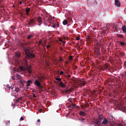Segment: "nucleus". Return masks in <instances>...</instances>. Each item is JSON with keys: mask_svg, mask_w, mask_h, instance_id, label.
Returning <instances> with one entry per match:
<instances>
[{"mask_svg": "<svg viewBox=\"0 0 126 126\" xmlns=\"http://www.w3.org/2000/svg\"><path fill=\"white\" fill-rule=\"evenodd\" d=\"M20 69L21 71H27L29 74H31L32 73V69H31V65H26V67L20 66Z\"/></svg>", "mask_w": 126, "mask_h": 126, "instance_id": "f257e3e1", "label": "nucleus"}, {"mask_svg": "<svg viewBox=\"0 0 126 126\" xmlns=\"http://www.w3.org/2000/svg\"><path fill=\"white\" fill-rule=\"evenodd\" d=\"M25 52L26 56H27L28 58H30V59L32 58H35V55H34V54L31 53L29 50L26 49Z\"/></svg>", "mask_w": 126, "mask_h": 126, "instance_id": "f03ea898", "label": "nucleus"}, {"mask_svg": "<svg viewBox=\"0 0 126 126\" xmlns=\"http://www.w3.org/2000/svg\"><path fill=\"white\" fill-rule=\"evenodd\" d=\"M34 85L37 86L39 89H43V86L41 85V83L38 80H35L34 82Z\"/></svg>", "mask_w": 126, "mask_h": 126, "instance_id": "7ed1b4c3", "label": "nucleus"}, {"mask_svg": "<svg viewBox=\"0 0 126 126\" xmlns=\"http://www.w3.org/2000/svg\"><path fill=\"white\" fill-rule=\"evenodd\" d=\"M102 116H99L98 117L99 119H97L94 121V124H96L97 126H100L101 125V120H102Z\"/></svg>", "mask_w": 126, "mask_h": 126, "instance_id": "20e7f679", "label": "nucleus"}, {"mask_svg": "<svg viewBox=\"0 0 126 126\" xmlns=\"http://www.w3.org/2000/svg\"><path fill=\"white\" fill-rule=\"evenodd\" d=\"M113 29L116 32H119V31H121V26L120 25H114Z\"/></svg>", "mask_w": 126, "mask_h": 126, "instance_id": "39448f33", "label": "nucleus"}, {"mask_svg": "<svg viewBox=\"0 0 126 126\" xmlns=\"http://www.w3.org/2000/svg\"><path fill=\"white\" fill-rule=\"evenodd\" d=\"M35 19H31L28 22V25H33V24H35Z\"/></svg>", "mask_w": 126, "mask_h": 126, "instance_id": "423d86ee", "label": "nucleus"}, {"mask_svg": "<svg viewBox=\"0 0 126 126\" xmlns=\"http://www.w3.org/2000/svg\"><path fill=\"white\" fill-rule=\"evenodd\" d=\"M37 22L38 23V25L41 26V24L42 23V18L41 17L37 18Z\"/></svg>", "mask_w": 126, "mask_h": 126, "instance_id": "0eeeda50", "label": "nucleus"}, {"mask_svg": "<svg viewBox=\"0 0 126 126\" xmlns=\"http://www.w3.org/2000/svg\"><path fill=\"white\" fill-rule=\"evenodd\" d=\"M72 91V90H71V89L69 90H64L63 91V93H65V94H69Z\"/></svg>", "mask_w": 126, "mask_h": 126, "instance_id": "6e6552de", "label": "nucleus"}, {"mask_svg": "<svg viewBox=\"0 0 126 126\" xmlns=\"http://www.w3.org/2000/svg\"><path fill=\"white\" fill-rule=\"evenodd\" d=\"M101 68H102V70H106V69H109V66H108V65H107V64H105Z\"/></svg>", "mask_w": 126, "mask_h": 126, "instance_id": "1a4fd4ad", "label": "nucleus"}, {"mask_svg": "<svg viewBox=\"0 0 126 126\" xmlns=\"http://www.w3.org/2000/svg\"><path fill=\"white\" fill-rule=\"evenodd\" d=\"M115 4L118 7H120V6H121V2H120V1H119V0H115Z\"/></svg>", "mask_w": 126, "mask_h": 126, "instance_id": "9d476101", "label": "nucleus"}, {"mask_svg": "<svg viewBox=\"0 0 126 126\" xmlns=\"http://www.w3.org/2000/svg\"><path fill=\"white\" fill-rule=\"evenodd\" d=\"M59 85L62 87V88H65V85L63 84V82H60L59 83Z\"/></svg>", "mask_w": 126, "mask_h": 126, "instance_id": "9b49d317", "label": "nucleus"}, {"mask_svg": "<svg viewBox=\"0 0 126 126\" xmlns=\"http://www.w3.org/2000/svg\"><path fill=\"white\" fill-rule=\"evenodd\" d=\"M38 79L39 81L41 82V83H43V81L44 80V79H45V78L43 76H41V77L38 76Z\"/></svg>", "mask_w": 126, "mask_h": 126, "instance_id": "f8f14e48", "label": "nucleus"}, {"mask_svg": "<svg viewBox=\"0 0 126 126\" xmlns=\"http://www.w3.org/2000/svg\"><path fill=\"white\" fill-rule=\"evenodd\" d=\"M107 124H108V120L106 119V118H104L103 121L102 123V125L105 126V125H107Z\"/></svg>", "mask_w": 126, "mask_h": 126, "instance_id": "ddd939ff", "label": "nucleus"}, {"mask_svg": "<svg viewBox=\"0 0 126 126\" xmlns=\"http://www.w3.org/2000/svg\"><path fill=\"white\" fill-rule=\"evenodd\" d=\"M20 83H21V84H22V85H24V83H26V81L23 80V79H21L19 81Z\"/></svg>", "mask_w": 126, "mask_h": 126, "instance_id": "4468645a", "label": "nucleus"}, {"mask_svg": "<svg viewBox=\"0 0 126 126\" xmlns=\"http://www.w3.org/2000/svg\"><path fill=\"white\" fill-rule=\"evenodd\" d=\"M32 84V80H28L27 82V85L26 86L28 87V86H30V84Z\"/></svg>", "mask_w": 126, "mask_h": 126, "instance_id": "2eb2a0df", "label": "nucleus"}, {"mask_svg": "<svg viewBox=\"0 0 126 126\" xmlns=\"http://www.w3.org/2000/svg\"><path fill=\"white\" fill-rule=\"evenodd\" d=\"M30 12V8H27L26 9V12L27 15H29V12Z\"/></svg>", "mask_w": 126, "mask_h": 126, "instance_id": "dca6fc26", "label": "nucleus"}, {"mask_svg": "<svg viewBox=\"0 0 126 126\" xmlns=\"http://www.w3.org/2000/svg\"><path fill=\"white\" fill-rule=\"evenodd\" d=\"M80 115L85 117V116H86V113L85 112H83V111H80Z\"/></svg>", "mask_w": 126, "mask_h": 126, "instance_id": "f3484780", "label": "nucleus"}, {"mask_svg": "<svg viewBox=\"0 0 126 126\" xmlns=\"http://www.w3.org/2000/svg\"><path fill=\"white\" fill-rule=\"evenodd\" d=\"M79 84L81 86H85L86 84L85 83V82H82L79 83Z\"/></svg>", "mask_w": 126, "mask_h": 126, "instance_id": "a211bd4d", "label": "nucleus"}, {"mask_svg": "<svg viewBox=\"0 0 126 126\" xmlns=\"http://www.w3.org/2000/svg\"><path fill=\"white\" fill-rule=\"evenodd\" d=\"M117 37H118V38H121V39H123V38H124V35L121 34H117Z\"/></svg>", "mask_w": 126, "mask_h": 126, "instance_id": "6ab92c4d", "label": "nucleus"}, {"mask_svg": "<svg viewBox=\"0 0 126 126\" xmlns=\"http://www.w3.org/2000/svg\"><path fill=\"white\" fill-rule=\"evenodd\" d=\"M122 31L123 32H126V26H123L122 28Z\"/></svg>", "mask_w": 126, "mask_h": 126, "instance_id": "aec40b11", "label": "nucleus"}, {"mask_svg": "<svg viewBox=\"0 0 126 126\" xmlns=\"http://www.w3.org/2000/svg\"><path fill=\"white\" fill-rule=\"evenodd\" d=\"M16 76L17 79H20V80H21V78H22L21 76L18 75V74H17L16 75Z\"/></svg>", "mask_w": 126, "mask_h": 126, "instance_id": "412c9836", "label": "nucleus"}, {"mask_svg": "<svg viewBox=\"0 0 126 126\" xmlns=\"http://www.w3.org/2000/svg\"><path fill=\"white\" fill-rule=\"evenodd\" d=\"M63 25H66L67 24V20H65L63 22Z\"/></svg>", "mask_w": 126, "mask_h": 126, "instance_id": "4be33fe9", "label": "nucleus"}, {"mask_svg": "<svg viewBox=\"0 0 126 126\" xmlns=\"http://www.w3.org/2000/svg\"><path fill=\"white\" fill-rule=\"evenodd\" d=\"M20 55H21L20 53H16L15 54V56L16 58H20Z\"/></svg>", "mask_w": 126, "mask_h": 126, "instance_id": "5701e85b", "label": "nucleus"}, {"mask_svg": "<svg viewBox=\"0 0 126 126\" xmlns=\"http://www.w3.org/2000/svg\"><path fill=\"white\" fill-rule=\"evenodd\" d=\"M19 91H20V89H19V88H16L15 89V92H16L17 93H18Z\"/></svg>", "mask_w": 126, "mask_h": 126, "instance_id": "b1692460", "label": "nucleus"}, {"mask_svg": "<svg viewBox=\"0 0 126 126\" xmlns=\"http://www.w3.org/2000/svg\"><path fill=\"white\" fill-rule=\"evenodd\" d=\"M32 37H33V34H31V35L28 36L27 38L29 40H30V39H31V38H32Z\"/></svg>", "mask_w": 126, "mask_h": 126, "instance_id": "393cba45", "label": "nucleus"}, {"mask_svg": "<svg viewBox=\"0 0 126 126\" xmlns=\"http://www.w3.org/2000/svg\"><path fill=\"white\" fill-rule=\"evenodd\" d=\"M120 45H121V46H125V45H126V43H125V42L123 41H120Z\"/></svg>", "mask_w": 126, "mask_h": 126, "instance_id": "a878e982", "label": "nucleus"}, {"mask_svg": "<svg viewBox=\"0 0 126 126\" xmlns=\"http://www.w3.org/2000/svg\"><path fill=\"white\" fill-rule=\"evenodd\" d=\"M120 55L121 57H125V54H124V53L120 52Z\"/></svg>", "mask_w": 126, "mask_h": 126, "instance_id": "bb28decb", "label": "nucleus"}, {"mask_svg": "<svg viewBox=\"0 0 126 126\" xmlns=\"http://www.w3.org/2000/svg\"><path fill=\"white\" fill-rule=\"evenodd\" d=\"M15 62L16 63H19V60L18 59H15Z\"/></svg>", "mask_w": 126, "mask_h": 126, "instance_id": "cd10ccee", "label": "nucleus"}, {"mask_svg": "<svg viewBox=\"0 0 126 126\" xmlns=\"http://www.w3.org/2000/svg\"><path fill=\"white\" fill-rule=\"evenodd\" d=\"M56 80H58V81H62V78H57Z\"/></svg>", "mask_w": 126, "mask_h": 126, "instance_id": "c85d7f7f", "label": "nucleus"}, {"mask_svg": "<svg viewBox=\"0 0 126 126\" xmlns=\"http://www.w3.org/2000/svg\"><path fill=\"white\" fill-rule=\"evenodd\" d=\"M85 119H84V118H82L81 119L80 118L79 119V121H81V122H84L85 121Z\"/></svg>", "mask_w": 126, "mask_h": 126, "instance_id": "c756f323", "label": "nucleus"}, {"mask_svg": "<svg viewBox=\"0 0 126 126\" xmlns=\"http://www.w3.org/2000/svg\"><path fill=\"white\" fill-rule=\"evenodd\" d=\"M22 47H24V46H26V43H21Z\"/></svg>", "mask_w": 126, "mask_h": 126, "instance_id": "7c9ffc66", "label": "nucleus"}, {"mask_svg": "<svg viewBox=\"0 0 126 126\" xmlns=\"http://www.w3.org/2000/svg\"><path fill=\"white\" fill-rule=\"evenodd\" d=\"M85 107H86V108H89V104L86 103V104H85Z\"/></svg>", "mask_w": 126, "mask_h": 126, "instance_id": "2f4dec72", "label": "nucleus"}, {"mask_svg": "<svg viewBox=\"0 0 126 126\" xmlns=\"http://www.w3.org/2000/svg\"><path fill=\"white\" fill-rule=\"evenodd\" d=\"M72 59H73L72 56H71L69 57V61H72Z\"/></svg>", "mask_w": 126, "mask_h": 126, "instance_id": "473e14b6", "label": "nucleus"}, {"mask_svg": "<svg viewBox=\"0 0 126 126\" xmlns=\"http://www.w3.org/2000/svg\"><path fill=\"white\" fill-rule=\"evenodd\" d=\"M20 121H24V117H21L20 119Z\"/></svg>", "mask_w": 126, "mask_h": 126, "instance_id": "72a5a7b5", "label": "nucleus"}, {"mask_svg": "<svg viewBox=\"0 0 126 126\" xmlns=\"http://www.w3.org/2000/svg\"><path fill=\"white\" fill-rule=\"evenodd\" d=\"M121 76H122V77H126V76H125V73H122L121 74Z\"/></svg>", "mask_w": 126, "mask_h": 126, "instance_id": "f704fd0d", "label": "nucleus"}, {"mask_svg": "<svg viewBox=\"0 0 126 126\" xmlns=\"http://www.w3.org/2000/svg\"><path fill=\"white\" fill-rule=\"evenodd\" d=\"M63 73H64L63 71H61L60 72V75H63Z\"/></svg>", "mask_w": 126, "mask_h": 126, "instance_id": "c9c22d12", "label": "nucleus"}, {"mask_svg": "<svg viewBox=\"0 0 126 126\" xmlns=\"http://www.w3.org/2000/svg\"><path fill=\"white\" fill-rule=\"evenodd\" d=\"M68 108H73V107L72 106V105H71V104L68 105Z\"/></svg>", "mask_w": 126, "mask_h": 126, "instance_id": "e433bc0d", "label": "nucleus"}, {"mask_svg": "<svg viewBox=\"0 0 126 126\" xmlns=\"http://www.w3.org/2000/svg\"><path fill=\"white\" fill-rule=\"evenodd\" d=\"M76 40H77V41H78V40H80V38L79 37H77L76 38Z\"/></svg>", "mask_w": 126, "mask_h": 126, "instance_id": "4c0bfd02", "label": "nucleus"}, {"mask_svg": "<svg viewBox=\"0 0 126 126\" xmlns=\"http://www.w3.org/2000/svg\"><path fill=\"white\" fill-rule=\"evenodd\" d=\"M11 78L13 80H15V77L14 76H12Z\"/></svg>", "mask_w": 126, "mask_h": 126, "instance_id": "58836bf2", "label": "nucleus"}, {"mask_svg": "<svg viewBox=\"0 0 126 126\" xmlns=\"http://www.w3.org/2000/svg\"><path fill=\"white\" fill-rule=\"evenodd\" d=\"M47 20H48V22H51V19H49V18H48V19H47Z\"/></svg>", "mask_w": 126, "mask_h": 126, "instance_id": "ea45409f", "label": "nucleus"}, {"mask_svg": "<svg viewBox=\"0 0 126 126\" xmlns=\"http://www.w3.org/2000/svg\"><path fill=\"white\" fill-rule=\"evenodd\" d=\"M20 100V98H18V99H16V101L17 102H19Z\"/></svg>", "mask_w": 126, "mask_h": 126, "instance_id": "a19ab883", "label": "nucleus"}, {"mask_svg": "<svg viewBox=\"0 0 126 126\" xmlns=\"http://www.w3.org/2000/svg\"><path fill=\"white\" fill-rule=\"evenodd\" d=\"M46 47H47V49H49V48H50V47H51V45H47Z\"/></svg>", "mask_w": 126, "mask_h": 126, "instance_id": "79ce46f5", "label": "nucleus"}, {"mask_svg": "<svg viewBox=\"0 0 126 126\" xmlns=\"http://www.w3.org/2000/svg\"><path fill=\"white\" fill-rule=\"evenodd\" d=\"M71 105H72V107H74L75 106V105L73 103H72Z\"/></svg>", "mask_w": 126, "mask_h": 126, "instance_id": "37998d69", "label": "nucleus"}, {"mask_svg": "<svg viewBox=\"0 0 126 126\" xmlns=\"http://www.w3.org/2000/svg\"><path fill=\"white\" fill-rule=\"evenodd\" d=\"M37 122V123H41V121L40 120V119H38Z\"/></svg>", "mask_w": 126, "mask_h": 126, "instance_id": "c03bdc74", "label": "nucleus"}, {"mask_svg": "<svg viewBox=\"0 0 126 126\" xmlns=\"http://www.w3.org/2000/svg\"><path fill=\"white\" fill-rule=\"evenodd\" d=\"M53 28H55L56 27V25H52Z\"/></svg>", "mask_w": 126, "mask_h": 126, "instance_id": "a18cd8bd", "label": "nucleus"}, {"mask_svg": "<svg viewBox=\"0 0 126 126\" xmlns=\"http://www.w3.org/2000/svg\"><path fill=\"white\" fill-rule=\"evenodd\" d=\"M33 98H36V95H35V94H33Z\"/></svg>", "mask_w": 126, "mask_h": 126, "instance_id": "49530a36", "label": "nucleus"}, {"mask_svg": "<svg viewBox=\"0 0 126 126\" xmlns=\"http://www.w3.org/2000/svg\"><path fill=\"white\" fill-rule=\"evenodd\" d=\"M38 111L40 112V113H42V109H40Z\"/></svg>", "mask_w": 126, "mask_h": 126, "instance_id": "de8ad7c7", "label": "nucleus"}, {"mask_svg": "<svg viewBox=\"0 0 126 126\" xmlns=\"http://www.w3.org/2000/svg\"><path fill=\"white\" fill-rule=\"evenodd\" d=\"M124 75H125V77H126V71L124 72Z\"/></svg>", "mask_w": 126, "mask_h": 126, "instance_id": "09e8293b", "label": "nucleus"}, {"mask_svg": "<svg viewBox=\"0 0 126 126\" xmlns=\"http://www.w3.org/2000/svg\"><path fill=\"white\" fill-rule=\"evenodd\" d=\"M9 89H10V88H11V89H12V90L13 89V87H9Z\"/></svg>", "mask_w": 126, "mask_h": 126, "instance_id": "8fccbe9b", "label": "nucleus"}, {"mask_svg": "<svg viewBox=\"0 0 126 126\" xmlns=\"http://www.w3.org/2000/svg\"><path fill=\"white\" fill-rule=\"evenodd\" d=\"M124 65H125V66H126V61L124 63Z\"/></svg>", "mask_w": 126, "mask_h": 126, "instance_id": "3c124183", "label": "nucleus"}, {"mask_svg": "<svg viewBox=\"0 0 126 126\" xmlns=\"http://www.w3.org/2000/svg\"><path fill=\"white\" fill-rule=\"evenodd\" d=\"M67 77H68V78H70V75H67Z\"/></svg>", "mask_w": 126, "mask_h": 126, "instance_id": "603ef678", "label": "nucleus"}, {"mask_svg": "<svg viewBox=\"0 0 126 126\" xmlns=\"http://www.w3.org/2000/svg\"><path fill=\"white\" fill-rule=\"evenodd\" d=\"M60 42H63V40H62L61 38L59 39Z\"/></svg>", "mask_w": 126, "mask_h": 126, "instance_id": "864d4df0", "label": "nucleus"}, {"mask_svg": "<svg viewBox=\"0 0 126 126\" xmlns=\"http://www.w3.org/2000/svg\"><path fill=\"white\" fill-rule=\"evenodd\" d=\"M21 3H22V1H20V2H19V4H21Z\"/></svg>", "mask_w": 126, "mask_h": 126, "instance_id": "5fc2aeb1", "label": "nucleus"}, {"mask_svg": "<svg viewBox=\"0 0 126 126\" xmlns=\"http://www.w3.org/2000/svg\"><path fill=\"white\" fill-rule=\"evenodd\" d=\"M63 45H64V44H65V42L64 41L63 42Z\"/></svg>", "mask_w": 126, "mask_h": 126, "instance_id": "6e6d98bb", "label": "nucleus"}, {"mask_svg": "<svg viewBox=\"0 0 126 126\" xmlns=\"http://www.w3.org/2000/svg\"><path fill=\"white\" fill-rule=\"evenodd\" d=\"M118 126H122V125L121 124H119V125H118Z\"/></svg>", "mask_w": 126, "mask_h": 126, "instance_id": "4d7b16f0", "label": "nucleus"}, {"mask_svg": "<svg viewBox=\"0 0 126 126\" xmlns=\"http://www.w3.org/2000/svg\"><path fill=\"white\" fill-rule=\"evenodd\" d=\"M9 124H10V121H9Z\"/></svg>", "mask_w": 126, "mask_h": 126, "instance_id": "13d9d810", "label": "nucleus"}, {"mask_svg": "<svg viewBox=\"0 0 126 126\" xmlns=\"http://www.w3.org/2000/svg\"><path fill=\"white\" fill-rule=\"evenodd\" d=\"M61 62H63V60L61 59Z\"/></svg>", "mask_w": 126, "mask_h": 126, "instance_id": "bf43d9fd", "label": "nucleus"}, {"mask_svg": "<svg viewBox=\"0 0 126 126\" xmlns=\"http://www.w3.org/2000/svg\"><path fill=\"white\" fill-rule=\"evenodd\" d=\"M66 63H68V62H66Z\"/></svg>", "mask_w": 126, "mask_h": 126, "instance_id": "052dcab7", "label": "nucleus"}]
</instances>
